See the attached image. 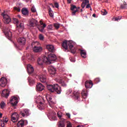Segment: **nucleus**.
Here are the masks:
<instances>
[{
	"mask_svg": "<svg viewBox=\"0 0 127 127\" xmlns=\"http://www.w3.org/2000/svg\"><path fill=\"white\" fill-rule=\"evenodd\" d=\"M39 39H40V40L43 41L44 40V36L42 34H40L39 35Z\"/></svg>",
	"mask_w": 127,
	"mask_h": 127,
	"instance_id": "nucleus-35",
	"label": "nucleus"
},
{
	"mask_svg": "<svg viewBox=\"0 0 127 127\" xmlns=\"http://www.w3.org/2000/svg\"><path fill=\"white\" fill-rule=\"evenodd\" d=\"M13 21L15 23H17L16 29L18 30L19 32H22L23 31V29H24V25L22 23H20L18 24V20L15 18H13Z\"/></svg>",
	"mask_w": 127,
	"mask_h": 127,
	"instance_id": "nucleus-6",
	"label": "nucleus"
},
{
	"mask_svg": "<svg viewBox=\"0 0 127 127\" xmlns=\"http://www.w3.org/2000/svg\"><path fill=\"white\" fill-rule=\"evenodd\" d=\"M49 14L51 17H53V12L51 10H49Z\"/></svg>",
	"mask_w": 127,
	"mask_h": 127,
	"instance_id": "nucleus-42",
	"label": "nucleus"
},
{
	"mask_svg": "<svg viewBox=\"0 0 127 127\" xmlns=\"http://www.w3.org/2000/svg\"><path fill=\"white\" fill-rule=\"evenodd\" d=\"M126 5H121V8H126Z\"/></svg>",
	"mask_w": 127,
	"mask_h": 127,
	"instance_id": "nucleus-55",
	"label": "nucleus"
},
{
	"mask_svg": "<svg viewBox=\"0 0 127 127\" xmlns=\"http://www.w3.org/2000/svg\"><path fill=\"white\" fill-rule=\"evenodd\" d=\"M58 117L60 120H61V119H64V118H62V115H61V112L58 113Z\"/></svg>",
	"mask_w": 127,
	"mask_h": 127,
	"instance_id": "nucleus-41",
	"label": "nucleus"
},
{
	"mask_svg": "<svg viewBox=\"0 0 127 127\" xmlns=\"http://www.w3.org/2000/svg\"><path fill=\"white\" fill-rule=\"evenodd\" d=\"M70 9L72 11V14L73 15H75L76 14V12L78 11V9L77 8V6L74 5H71Z\"/></svg>",
	"mask_w": 127,
	"mask_h": 127,
	"instance_id": "nucleus-19",
	"label": "nucleus"
},
{
	"mask_svg": "<svg viewBox=\"0 0 127 127\" xmlns=\"http://www.w3.org/2000/svg\"><path fill=\"white\" fill-rule=\"evenodd\" d=\"M66 116H67L68 118H70V117L71 116L70 115V114H69V113H66Z\"/></svg>",
	"mask_w": 127,
	"mask_h": 127,
	"instance_id": "nucleus-57",
	"label": "nucleus"
},
{
	"mask_svg": "<svg viewBox=\"0 0 127 127\" xmlns=\"http://www.w3.org/2000/svg\"><path fill=\"white\" fill-rule=\"evenodd\" d=\"M17 97H11L10 100V103L12 105V106H16L17 104Z\"/></svg>",
	"mask_w": 127,
	"mask_h": 127,
	"instance_id": "nucleus-12",
	"label": "nucleus"
},
{
	"mask_svg": "<svg viewBox=\"0 0 127 127\" xmlns=\"http://www.w3.org/2000/svg\"><path fill=\"white\" fill-rule=\"evenodd\" d=\"M70 60L71 62H75V60H74L73 58H70Z\"/></svg>",
	"mask_w": 127,
	"mask_h": 127,
	"instance_id": "nucleus-56",
	"label": "nucleus"
},
{
	"mask_svg": "<svg viewBox=\"0 0 127 127\" xmlns=\"http://www.w3.org/2000/svg\"><path fill=\"white\" fill-rule=\"evenodd\" d=\"M21 115H22V117H25V115L26 116H29V110L24 109V113L21 112Z\"/></svg>",
	"mask_w": 127,
	"mask_h": 127,
	"instance_id": "nucleus-28",
	"label": "nucleus"
},
{
	"mask_svg": "<svg viewBox=\"0 0 127 127\" xmlns=\"http://www.w3.org/2000/svg\"><path fill=\"white\" fill-rule=\"evenodd\" d=\"M31 10L32 12H36V9L35 8V7H34V6H33L31 7Z\"/></svg>",
	"mask_w": 127,
	"mask_h": 127,
	"instance_id": "nucleus-40",
	"label": "nucleus"
},
{
	"mask_svg": "<svg viewBox=\"0 0 127 127\" xmlns=\"http://www.w3.org/2000/svg\"><path fill=\"white\" fill-rule=\"evenodd\" d=\"M32 46H34L33 48V50L34 52H36L37 53L41 52L43 49L42 47H40V43L38 42H34L32 43Z\"/></svg>",
	"mask_w": 127,
	"mask_h": 127,
	"instance_id": "nucleus-5",
	"label": "nucleus"
},
{
	"mask_svg": "<svg viewBox=\"0 0 127 127\" xmlns=\"http://www.w3.org/2000/svg\"><path fill=\"white\" fill-rule=\"evenodd\" d=\"M40 100H42L40 102V106H38V108L41 110H43L44 109L42 107L43 104H44V98L42 97H40Z\"/></svg>",
	"mask_w": 127,
	"mask_h": 127,
	"instance_id": "nucleus-27",
	"label": "nucleus"
},
{
	"mask_svg": "<svg viewBox=\"0 0 127 127\" xmlns=\"http://www.w3.org/2000/svg\"><path fill=\"white\" fill-rule=\"evenodd\" d=\"M48 91L51 92V93H54V92H56L58 94H61L62 90H61V87L58 85V84H54L53 85H48L47 86Z\"/></svg>",
	"mask_w": 127,
	"mask_h": 127,
	"instance_id": "nucleus-2",
	"label": "nucleus"
},
{
	"mask_svg": "<svg viewBox=\"0 0 127 127\" xmlns=\"http://www.w3.org/2000/svg\"><path fill=\"white\" fill-rule=\"evenodd\" d=\"M18 17H19V18H20V17H21V16L20 15H18Z\"/></svg>",
	"mask_w": 127,
	"mask_h": 127,
	"instance_id": "nucleus-62",
	"label": "nucleus"
},
{
	"mask_svg": "<svg viewBox=\"0 0 127 127\" xmlns=\"http://www.w3.org/2000/svg\"><path fill=\"white\" fill-rule=\"evenodd\" d=\"M91 8V5L90 4V3H88V4L86 5V8Z\"/></svg>",
	"mask_w": 127,
	"mask_h": 127,
	"instance_id": "nucleus-52",
	"label": "nucleus"
},
{
	"mask_svg": "<svg viewBox=\"0 0 127 127\" xmlns=\"http://www.w3.org/2000/svg\"><path fill=\"white\" fill-rule=\"evenodd\" d=\"M79 51H80L81 57H82V58H86L87 57V53H86V51L81 49H80Z\"/></svg>",
	"mask_w": 127,
	"mask_h": 127,
	"instance_id": "nucleus-24",
	"label": "nucleus"
},
{
	"mask_svg": "<svg viewBox=\"0 0 127 127\" xmlns=\"http://www.w3.org/2000/svg\"><path fill=\"white\" fill-rule=\"evenodd\" d=\"M17 127H24V121L23 120H21V121H19L17 124Z\"/></svg>",
	"mask_w": 127,
	"mask_h": 127,
	"instance_id": "nucleus-29",
	"label": "nucleus"
},
{
	"mask_svg": "<svg viewBox=\"0 0 127 127\" xmlns=\"http://www.w3.org/2000/svg\"><path fill=\"white\" fill-rule=\"evenodd\" d=\"M73 95L75 100H79V98H80V93H79V92L74 91Z\"/></svg>",
	"mask_w": 127,
	"mask_h": 127,
	"instance_id": "nucleus-25",
	"label": "nucleus"
},
{
	"mask_svg": "<svg viewBox=\"0 0 127 127\" xmlns=\"http://www.w3.org/2000/svg\"><path fill=\"white\" fill-rule=\"evenodd\" d=\"M50 121H57V117H56V113L53 111H50L48 115Z\"/></svg>",
	"mask_w": 127,
	"mask_h": 127,
	"instance_id": "nucleus-8",
	"label": "nucleus"
},
{
	"mask_svg": "<svg viewBox=\"0 0 127 127\" xmlns=\"http://www.w3.org/2000/svg\"><path fill=\"white\" fill-rule=\"evenodd\" d=\"M29 62H32V61H34V59L33 58V56L32 55H30V56L27 57Z\"/></svg>",
	"mask_w": 127,
	"mask_h": 127,
	"instance_id": "nucleus-34",
	"label": "nucleus"
},
{
	"mask_svg": "<svg viewBox=\"0 0 127 127\" xmlns=\"http://www.w3.org/2000/svg\"><path fill=\"white\" fill-rule=\"evenodd\" d=\"M92 16H93V17H96V14H93L92 15Z\"/></svg>",
	"mask_w": 127,
	"mask_h": 127,
	"instance_id": "nucleus-60",
	"label": "nucleus"
},
{
	"mask_svg": "<svg viewBox=\"0 0 127 127\" xmlns=\"http://www.w3.org/2000/svg\"><path fill=\"white\" fill-rule=\"evenodd\" d=\"M13 8L15 11H17L18 12H19V11H20V8H19V7H14Z\"/></svg>",
	"mask_w": 127,
	"mask_h": 127,
	"instance_id": "nucleus-36",
	"label": "nucleus"
},
{
	"mask_svg": "<svg viewBox=\"0 0 127 127\" xmlns=\"http://www.w3.org/2000/svg\"><path fill=\"white\" fill-rule=\"evenodd\" d=\"M62 46L65 50L69 49L70 52L72 53V54L77 53V49L74 47V44L71 41H64L63 42Z\"/></svg>",
	"mask_w": 127,
	"mask_h": 127,
	"instance_id": "nucleus-1",
	"label": "nucleus"
},
{
	"mask_svg": "<svg viewBox=\"0 0 127 127\" xmlns=\"http://www.w3.org/2000/svg\"><path fill=\"white\" fill-rule=\"evenodd\" d=\"M45 86L43 85V84L39 83H37L36 85V89L37 91H39V92H41L44 90Z\"/></svg>",
	"mask_w": 127,
	"mask_h": 127,
	"instance_id": "nucleus-16",
	"label": "nucleus"
},
{
	"mask_svg": "<svg viewBox=\"0 0 127 127\" xmlns=\"http://www.w3.org/2000/svg\"><path fill=\"white\" fill-rule=\"evenodd\" d=\"M67 3H71V1H72V0H67Z\"/></svg>",
	"mask_w": 127,
	"mask_h": 127,
	"instance_id": "nucleus-58",
	"label": "nucleus"
},
{
	"mask_svg": "<svg viewBox=\"0 0 127 127\" xmlns=\"http://www.w3.org/2000/svg\"><path fill=\"white\" fill-rule=\"evenodd\" d=\"M77 127H83L82 126H80V125H78V126H77Z\"/></svg>",
	"mask_w": 127,
	"mask_h": 127,
	"instance_id": "nucleus-61",
	"label": "nucleus"
},
{
	"mask_svg": "<svg viewBox=\"0 0 127 127\" xmlns=\"http://www.w3.org/2000/svg\"><path fill=\"white\" fill-rule=\"evenodd\" d=\"M86 4L85 3V2H82V3H81V7H82V8H84L85 7V6H86Z\"/></svg>",
	"mask_w": 127,
	"mask_h": 127,
	"instance_id": "nucleus-47",
	"label": "nucleus"
},
{
	"mask_svg": "<svg viewBox=\"0 0 127 127\" xmlns=\"http://www.w3.org/2000/svg\"><path fill=\"white\" fill-rule=\"evenodd\" d=\"M122 17H116L115 18V20H116L117 21H119V20H120V19H121Z\"/></svg>",
	"mask_w": 127,
	"mask_h": 127,
	"instance_id": "nucleus-51",
	"label": "nucleus"
},
{
	"mask_svg": "<svg viewBox=\"0 0 127 127\" xmlns=\"http://www.w3.org/2000/svg\"><path fill=\"white\" fill-rule=\"evenodd\" d=\"M46 98L48 101L50 107H52L54 104H55V101H54V97L51 96L50 95H47L46 96Z\"/></svg>",
	"mask_w": 127,
	"mask_h": 127,
	"instance_id": "nucleus-7",
	"label": "nucleus"
},
{
	"mask_svg": "<svg viewBox=\"0 0 127 127\" xmlns=\"http://www.w3.org/2000/svg\"><path fill=\"white\" fill-rule=\"evenodd\" d=\"M46 48L50 52H51L52 53H54L55 52V49L54 48V45H47L46 46Z\"/></svg>",
	"mask_w": 127,
	"mask_h": 127,
	"instance_id": "nucleus-15",
	"label": "nucleus"
},
{
	"mask_svg": "<svg viewBox=\"0 0 127 127\" xmlns=\"http://www.w3.org/2000/svg\"><path fill=\"white\" fill-rule=\"evenodd\" d=\"M14 45L15 47H16V48H19L18 46H17V45H16V44H14Z\"/></svg>",
	"mask_w": 127,
	"mask_h": 127,
	"instance_id": "nucleus-59",
	"label": "nucleus"
},
{
	"mask_svg": "<svg viewBox=\"0 0 127 127\" xmlns=\"http://www.w3.org/2000/svg\"><path fill=\"white\" fill-rule=\"evenodd\" d=\"M46 61V60H44V57L43 59L38 58L37 60L38 64L39 65H43L44 63H45V64H47V62Z\"/></svg>",
	"mask_w": 127,
	"mask_h": 127,
	"instance_id": "nucleus-23",
	"label": "nucleus"
},
{
	"mask_svg": "<svg viewBox=\"0 0 127 127\" xmlns=\"http://www.w3.org/2000/svg\"><path fill=\"white\" fill-rule=\"evenodd\" d=\"M0 125L2 127H4V122H3V121H2L1 120H0Z\"/></svg>",
	"mask_w": 127,
	"mask_h": 127,
	"instance_id": "nucleus-43",
	"label": "nucleus"
},
{
	"mask_svg": "<svg viewBox=\"0 0 127 127\" xmlns=\"http://www.w3.org/2000/svg\"><path fill=\"white\" fill-rule=\"evenodd\" d=\"M26 40L24 37L19 38L17 40V42L19 43L20 45H24L25 44V42Z\"/></svg>",
	"mask_w": 127,
	"mask_h": 127,
	"instance_id": "nucleus-17",
	"label": "nucleus"
},
{
	"mask_svg": "<svg viewBox=\"0 0 127 127\" xmlns=\"http://www.w3.org/2000/svg\"><path fill=\"white\" fill-rule=\"evenodd\" d=\"M83 11V9H80V12H82Z\"/></svg>",
	"mask_w": 127,
	"mask_h": 127,
	"instance_id": "nucleus-63",
	"label": "nucleus"
},
{
	"mask_svg": "<svg viewBox=\"0 0 127 127\" xmlns=\"http://www.w3.org/2000/svg\"><path fill=\"white\" fill-rule=\"evenodd\" d=\"M28 81L30 85H33L34 84V79L30 77H28Z\"/></svg>",
	"mask_w": 127,
	"mask_h": 127,
	"instance_id": "nucleus-33",
	"label": "nucleus"
},
{
	"mask_svg": "<svg viewBox=\"0 0 127 127\" xmlns=\"http://www.w3.org/2000/svg\"><path fill=\"white\" fill-rule=\"evenodd\" d=\"M93 81L92 80H87L85 81V86L86 89H91L93 87Z\"/></svg>",
	"mask_w": 127,
	"mask_h": 127,
	"instance_id": "nucleus-13",
	"label": "nucleus"
},
{
	"mask_svg": "<svg viewBox=\"0 0 127 127\" xmlns=\"http://www.w3.org/2000/svg\"><path fill=\"white\" fill-rule=\"evenodd\" d=\"M67 123L66 127H72V124L70 122L67 121L65 119H61L58 123V127H66L65 123Z\"/></svg>",
	"mask_w": 127,
	"mask_h": 127,
	"instance_id": "nucleus-4",
	"label": "nucleus"
},
{
	"mask_svg": "<svg viewBox=\"0 0 127 127\" xmlns=\"http://www.w3.org/2000/svg\"><path fill=\"white\" fill-rule=\"evenodd\" d=\"M0 106L1 107V108L3 109V108H4L5 106V103H4V102H1Z\"/></svg>",
	"mask_w": 127,
	"mask_h": 127,
	"instance_id": "nucleus-38",
	"label": "nucleus"
},
{
	"mask_svg": "<svg viewBox=\"0 0 127 127\" xmlns=\"http://www.w3.org/2000/svg\"><path fill=\"white\" fill-rule=\"evenodd\" d=\"M82 2H84L85 4H87V3H89V2H90V1L89 0H84Z\"/></svg>",
	"mask_w": 127,
	"mask_h": 127,
	"instance_id": "nucleus-49",
	"label": "nucleus"
},
{
	"mask_svg": "<svg viewBox=\"0 0 127 127\" xmlns=\"http://www.w3.org/2000/svg\"><path fill=\"white\" fill-rule=\"evenodd\" d=\"M49 72L51 75H55L56 74V68L53 66H51L48 68Z\"/></svg>",
	"mask_w": 127,
	"mask_h": 127,
	"instance_id": "nucleus-20",
	"label": "nucleus"
},
{
	"mask_svg": "<svg viewBox=\"0 0 127 127\" xmlns=\"http://www.w3.org/2000/svg\"><path fill=\"white\" fill-rule=\"evenodd\" d=\"M7 84V79L5 77H1L0 79V86L1 87H5Z\"/></svg>",
	"mask_w": 127,
	"mask_h": 127,
	"instance_id": "nucleus-11",
	"label": "nucleus"
},
{
	"mask_svg": "<svg viewBox=\"0 0 127 127\" xmlns=\"http://www.w3.org/2000/svg\"><path fill=\"white\" fill-rule=\"evenodd\" d=\"M1 14L3 16L4 23H6V24H8V23H9L11 21L9 16L5 14V12L4 11V12L2 13Z\"/></svg>",
	"mask_w": 127,
	"mask_h": 127,
	"instance_id": "nucleus-9",
	"label": "nucleus"
},
{
	"mask_svg": "<svg viewBox=\"0 0 127 127\" xmlns=\"http://www.w3.org/2000/svg\"><path fill=\"white\" fill-rule=\"evenodd\" d=\"M60 83L63 87H66L67 86V84L64 82L60 81Z\"/></svg>",
	"mask_w": 127,
	"mask_h": 127,
	"instance_id": "nucleus-44",
	"label": "nucleus"
},
{
	"mask_svg": "<svg viewBox=\"0 0 127 127\" xmlns=\"http://www.w3.org/2000/svg\"><path fill=\"white\" fill-rule=\"evenodd\" d=\"M103 15H107L108 14V12L106 10H104L103 13L102 14Z\"/></svg>",
	"mask_w": 127,
	"mask_h": 127,
	"instance_id": "nucleus-50",
	"label": "nucleus"
},
{
	"mask_svg": "<svg viewBox=\"0 0 127 127\" xmlns=\"http://www.w3.org/2000/svg\"><path fill=\"white\" fill-rule=\"evenodd\" d=\"M52 25H50L48 26V29H52Z\"/></svg>",
	"mask_w": 127,
	"mask_h": 127,
	"instance_id": "nucleus-53",
	"label": "nucleus"
},
{
	"mask_svg": "<svg viewBox=\"0 0 127 127\" xmlns=\"http://www.w3.org/2000/svg\"><path fill=\"white\" fill-rule=\"evenodd\" d=\"M40 25L38 27V29L41 32H45V27H46V24L43 23L42 21H40Z\"/></svg>",
	"mask_w": 127,
	"mask_h": 127,
	"instance_id": "nucleus-10",
	"label": "nucleus"
},
{
	"mask_svg": "<svg viewBox=\"0 0 127 127\" xmlns=\"http://www.w3.org/2000/svg\"><path fill=\"white\" fill-rule=\"evenodd\" d=\"M2 97H4V98H7L9 96V91L8 89H4L2 91L1 93Z\"/></svg>",
	"mask_w": 127,
	"mask_h": 127,
	"instance_id": "nucleus-18",
	"label": "nucleus"
},
{
	"mask_svg": "<svg viewBox=\"0 0 127 127\" xmlns=\"http://www.w3.org/2000/svg\"><path fill=\"white\" fill-rule=\"evenodd\" d=\"M13 116H14V115H12L11 116V121H12V122H13V123H16V122L18 120V116L14 117Z\"/></svg>",
	"mask_w": 127,
	"mask_h": 127,
	"instance_id": "nucleus-31",
	"label": "nucleus"
},
{
	"mask_svg": "<svg viewBox=\"0 0 127 127\" xmlns=\"http://www.w3.org/2000/svg\"><path fill=\"white\" fill-rule=\"evenodd\" d=\"M44 60H46L45 62H47V64H51L52 61H55L56 59H57V57L56 55L53 54H48L47 53L46 54V56H44Z\"/></svg>",
	"mask_w": 127,
	"mask_h": 127,
	"instance_id": "nucleus-3",
	"label": "nucleus"
},
{
	"mask_svg": "<svg viewBox=\"0 0 127 127\" xmlns=\"http://www.w3.org/2000/svg\"><path fill=\"white\" fill-rule=\"evenodd\" d=\"M40 81L42 82V83H46L47 78L46 75L45 74H41L39 76Z\"/></svg>",
	"mask_w": 127,
	"mask_h": 127,
	"instance_id": "nucleus-21",
	"label": "nucleus"
},
{
	"mask_svg": "<svg viewBox=\"0 0 127 127\" xmlns=\"http://www.w3.org/2000/svg\"><path fill=\"white\" fill-rule=\"evenodd\" d=\"M101 79H100V78L97 77L94 79L95 82L97 84V83H99V82H100Z\"/></svg>",
	"mask_w": 127,
	"mask_h": 127,
	"instance_id": "nucleus-39",
	"label": "nucleus"
},
{
	"mask_svg": "<svg viewBox=\"0 0 127 127\" xmlns=\"http://www.w3.org/2000/svg\"><path fill=\"white\" fill-rule=\"evenodd\" d=\"M81 96L83 98V99H86L87 98V96H88V92L87 90L83 89L81 92Z\"/></svg>",
	"mask_w": 127,
	"mask_h": 127,
	"instance_id": "nucleus-26",
	"label": "nucleus"
},
{
	"mask_svg": "<svg viewBox=\"0 0 127 127\" xmlns=\"http://www.w3.org/2000/svg\"><path fill=\"white\" fill-rule=\"evenodd\" d=\"M27 69L28 74H32V73H33V71H34L33 67H32V65H31V64L27 65Z\"/></svg>",
	"mask_w": 127,
	"mask_h": 127,
	"instance_id": "nucleus-22",
	"label": "nucleus"
},
{
	"mask_svg": "<svg viewBox=\"0 0 127 127\" xmlns=\"http://www.w3.org/2000/svg\"><path fill=\"white\" fill-rule=\"evenodd\" d=\"M72 93V89H68L66 91L67 95H69V94H71Z\"/></svg>",
	"mask_w": 127,
	"mask_h": 127,
	"instance_id": "nucleus-46",
	"label": "nucleus"
},
{
	"mask_svg": "<svg viewBox=\"0 0 127 127\" xmlns=\"http://www.w3.org/2000/svg\"><path fill=\"white\" fill-rule=\"evenodd\" d=\"M55 6L57 8H58V7H59V3H58V2H55Z\"/></svg>",
	"mask_w": 127,
	"mask_h": 127,
	"instance_id": "nucleus-48",
	"label": "nucleus"
},
{
	"mask_svg": "<svg viewBox=\"0 0 127 127\" xmlns=\"http://www.w3.org/2000/svg\"><path fill=\"white\" fill-rule=\"evenodd\" d=\"M27 2H28L29 1V0H25Z\"/></svg>",
	"mask_w": 127,
	"mask_h": 127,
	"instance_id": "nucleus-64",
	"label": "nucleus"
},
{
	"mask_svg": "<svg viewBox=\"0 0 127 127\" xmlns=\"http://www.w3.org/2000/svg\"><path fill=\"white\" fill-rule=\"evenodd\" d=\"M3 122L5 123H7V122H8V119L6 117H3Z\"/></svg>",
	"mask_w": 127,
	"mask_h": 127,
	"instance_id": "nucleus-45",
	"label": "nucleus"
},
{
	"mask_svg": "<svg viewBox=\"0 0 127 127\" xmlns=\"http://www.w3.org/2000/svg\"><path fill=\"white\" fill-rule=\"evenodd\" d=\"M12 115H14L13 117H18V115H17V113H14L12 114Z\"/></svg>",
	"mask_w": 127,
	"mask_h": 127,
	"instance_id": "nucleus-54",
	"label": "nucleus"
},
{
	"mask_svg": "<svg viewBox=\"0 0 127 127\" xmlns=\"http://www.w3.org/2000/svg\"><path fill=\"white\" fill-rule=\"evenodd\" d=\"M29 24L30 26L34 27V26H37V25H38V21L35 19H32L30 21Z\"/></svg>",
	"mask_w": 127,
	"mask_h": 127,
	"instance_id": "nucleus-14",
	"label": "nucleus"
},
{
	"mask_svg": "<svg viewBox=\"0 0 127 127\" xmlns=\"http://www.w3.org/2000/svg\"><path fill=\"white\" fill-rule=\"evenodd\" d=\"M21 11H22V14H23L24 15H28V10H27V9H26V8H23L22 9Z\"/></svg>",
	"mask_w": 127,
	"mask_h": 127,
	"instance_id": "nucleus-32",
	"label": "nucleus"
},
{
	"mask_svg": "<svg viewBox=\"0 0 127 127\" xmlns=\"http://www.w3.org/2000/svg\"><path fill=\"white\" fill-rule=\"evenodd\" d=\"M5 35L8 39H10L11 38V36H12V34L10 31L5 32Z\"/></svg>",
	"mask_w": 127,
	"mask_h": 127,
	"instance_id": "nucleus-30",
	"label": "nucleus"
},
{
	"mask_svg": "<svg viewBox=\"0 0 127 127\" xmlns=\"http://www.w3.org/2000/svg\"><path fill=\"white\" fill-rule=\"evenodd\" d=\"M54 26L55 28H56V29H58V28L60 27V25H59V24L58 23H55L54 24Z\"/></svg>",
	"mask_w": 127,
	"mask_h": 127,
	"instance_id": "nucleus-37",
	"label": "nucleus"
}]
</instances>
